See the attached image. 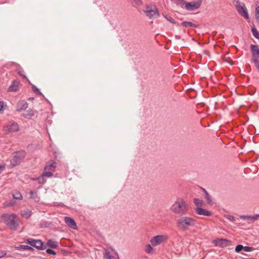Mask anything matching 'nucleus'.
Masks as SVG:
<instances>
[{
    "mask_svg": "<svg viewBox=\"0 0 259 259\" xmlns=\"http://www.w3.org/2000/svg\"><path fill=\"white\" fill-rule=\"evenodd\" d=\"M197 221L190 217L182 215L176 220V226L179 230L186 231L196 226Z\"/></svg>",
    "mask_w": 259,
    "mask_h": 259,
    "instance_id": "obj_1",
    "label": "nucleus"
},
{
    "mask_svg": "<svg viewBox=\"0 0 259 259\" xmlns=\"http://www.w3.org/2000/svg\"><path fill=\"white\" fill-rule=\"evenodd\" d=\"M1 219L11 230L16 231L19 228L20 221L16 214L4 213L1 216Z\"/></svg>",
    "mask_w": 259,
    "mask_h": 259,
    "instance_id": "obj_2",
    "label": "nucleus"
},
{
    "mask_svg": "<svg viewBox=\"0 0 259 259\" xmlns=\"http://www.w3.org/2000/svg\"><path fill=\"white\" fill-rule=\"evenodd\" d=\"M170 209L174 213L185 215L188 211L189 206L184 199L179 198L171 205Z\"/></svg>",
    "mask_w": 259,
    "mask_h": 259,
    "instance_id": "obj_3",
    "label": "nucleus"
},
{
    "mask_svg": "<svg viewBox=\"0 0 259 259\" xmlns=\"http://www.w3.org/2000/svg\"><path fill=\"white\" fill-rule=\"evenodd\" d=\"M56 167V162L53 160L50 161L45 167V171L42 172V176L48 178L52 177L55 170Z\"/></svg>",
    "mask_w": 259,
    "mask_h": 259,
    "instance_id": "obj_4",
    "label": "nucleus"
},
{
    "mask_svg": "<svg viewBox=\"0 0 259 259\" xmlns=\"http://www.w3.org/2000/svg\"><path fill=\"white\" fill-rule=\"evenodd\" d=\"M25 156V152L24 151H17L14 153L13 158L11 160V163L13 166H16L20 163L21 161Z\"/></svg>",
    "mask_w": 259,
    "mask_h": 259,
    "instance_id": "obj_5",
    "label": "nucleus"
},
{
    "mask_svg": "<svg viewBox=\"0 0 259 259\" xmlns=\"http://www.w3.org/2000/svg\"><path fill=\"white\" fill-rule=\"evenodd\" d=\"M6 134H9L19 131V125L14 121H9L4 127Z\"/></svg>",
    "mask_w": 259,
    "mask_h": 259,
    "instance_id": "obj_6",
    "label": "nucleus"
},
{
    "mask_svg": "<svg viewBox=\"0 0 259 259\" xmlns=\"http://www.w3.org/2000/svg\"><path fill=\"white\" fill-rule=\"evenodd\" d=\"M237 10L238 13L245 19L249 18L248 13L244 4H241L239 2H237Z\"/></svg>",
    "mask_w": 259,
    "mask_h": 259,
    "instance_id": "obj_7",
    "label": "nucleus"
},
{
    "mask_svg": "<svg viewBox=\"0 0 259 259\" xmlns=\"http://www.w3.org/2000/svg\"><path fill=\"white\" fill-rule=\"evenodd\" d=\"M144 11L146 13V15L150 18H152L154 16L158 17L159 16L158 10L155 7L152 9L151 6H148Z\"/></svg>",
    "mask_w": 259,
    "mask_h": 259,
    "instance_id": "obj_8",
    "label": "nucleus"
},
{
    "mask_svg": "<svg viewBox=\"0 0 259 259\" xmlns=\"http://www.w3.org/2000/svg\"><path fill=\"white\" fill-rule=\"evenodd\" d=\"M167 237L164 235H157L150 240V243L153 246H157L164 242Z\"/></svg>",
    "mask_w": 259,
    "mask_h": 259,
    "instance_id": "obj_9",
    "label": "nucleus"
},
{
    "mask_svg": "<svg viewBox=\"0 0 259 259\" xmlns=\"http://www.w3.org/2000/svg\"><path fill=\"white\" fill-rule=\"evenodd\" d=\"M215 245L220 247L224 248L230 246L231 244V241L227 239H217L214 240Z\"/></svg>",
    "mask_w": 259,
    "mask_h": 259,
    "instance_id": "obj_10",
    "label": "nucleus"
},
{
    "mask_svg": "<svg viewBox=\"0 0 259 259\" xmlns=\"http://www.w3.org/2000/svg\"><path fill=\"white\" fill-rule=\"evenodd\" d=\"M250 50L252 53V60L259 59V47L257 45H251Z\"/></svg>",
    "mask_w": 259,
    "mask_h": 259,
    "instance_id": "obj_11",
    "label": "nucleus"
},
{
    "mask_svg": "<svg viewBox=\"0 0 259 259\" xmlns=\"http://www.w3.org/2000/svg\"><path fill=\"white\" fill-rule=\"evenodd\" d=\"M65 223L71 228L76 230L77 226L75 221L69 217H65L64 218Z\"/></svg>",
    "mask_w": 259,
    "mask_h": 259,
    "instance_id": "obj_12",
    "label": "nucleus"
},
{
    "mask_svg": "<svg viewBox=\"0 0 259 259\" xmlns=\"http://www.w3.org/2000/svg\"><path fill=\"white\" fill-rule=\"evenodd\" d=\"M195 212L199 215H202L204 216L210 217L212 215V213L206 209H204L201 207H197L195 209Z\"/></svg>",
    "mask_w": 259,
    "mask_h": 259,
    "instance_id": "obj_13",
    "label": "nucleus"
},
{
    "mask_svg": "<svg viewBox=\"0 0 259 259\" xmlns=\"http://www.w3.org/2000/svg\"><path fill=\"white\" fill-rule=\"evenodd\" d=\"M20 83L19 81L14 80L12 81V84L8 89V92H17L19 90Z\"/></svg>",
    "mask_w": 259,
    "mask_h": 259,
    "instance_id": "obj_14",
    "label": "nucleus"
},
{
    "mask_svg": "<svg viewBox=\"0 0 259 259\" xmlns=\"http://www.w3.org/2000/svg\"><path fill=\"white\" fill-rule=\"evenodd\" d=\"M27 107V103L24 100H21L17 104L16 110L17 111H21L25 110Z\"/></svg>",
    "mask_w": 259,
    "mask_h": 259,
    "instance_id": "obj_15",
    "label": "nucleus"
},
{
    "mask_svg": "<svg viewBox=\"0 0 259 259\" xmlns=\"http://www.w3.org/2000/svg\"><path fill=\"white\" fill-rule=\"evenodd\" d=\"M35 244L34 247L38 250H42L46 248V246L44 245V242L41 240H36Z\"/></svg>",
    "mask_w": 259,
    "mask_h": 259,
    "instance_id": "obj_16",
    "label": "nucleus"
},
{
    "mask_svg": "<svg viewBox=\"0 0 259 259\" xmlns=\"http://www.w3.org/2000/svg\"><path fill=\"white\" fill-rule=\"evenodd\" d=\"M46 245L52 248H56L58 246V243L57 241H54L52 239H49L47 241Z\"/></svg>",
    "mask_w": 259,
    "mask_h": 259,
    "instance_id": "obj_17",
    "label": "nucleus"
},
{
    "mask_svg": "<svg viewBox=\"0 0 259 259\" xmlns=\"http://www.w3.org/2000/svg\"><path fill=\"white\" fill-rule=\"evenodd\" d=\"M181 25L185 28H188V27L196 28L198 27V26L197 25L191 22H189V21H184L181 23Z\"/></svg>",
    "mask_w": 259,
    "mask_h": 259,
    "instance_id": "obj_18",
    "label": "nucleus"
},
{
    "mask_svg": "<svg viewBox=\"0 0 259 259\" xmlns=\"http://www.w3.org/2000/svg\"><path fill=\"white\" fill-rule=\"evenodd\" d=\"M30 198L33 199L35 202H38L40 200L39 197L38 196L36 191H30Z\"/></svg>",
    "mask_w": 259,
    "mask_h": 259,
    "instance_id": "obj_19",
    "label": "nucleus"
},
{
    "mask_svg": "<svg viewBox=\"0 0 259 259\" xmlns=\"http://www.w3.org/2000/svg\"><path fill=\"white\" fill-rule=\"evenodd\" d=\"M241 218L246 220H257L259 218V215L258 214H255L254 215L252 216H249V215H241Z\"/></svg>",
    "mask_w": 259,
    "mask_h": 259,
    "instance_id": "obj_20",
    "label": "nucleus"
},
{
    "mask_svg": "<svg viewBox=\"0 0 259 259\" xmlns=\"http://www.w3.org/2000/svg\"><path fill=\"white\" fill-rule=\"evenodd\" d=\"M18 74L20 76H22L24 79H26V81L29 83V84H31L30 80L28 79V78L26 77V76L25 75V72L22 69H19L18 72Z\"/></svg>",
    "mask_w": 259,
    "mask_h": 259,
    "instance_id": "obj_21",
    "label": "nucleus"
},
{
    "mask_svg": "<svg viewBox=\"0 0 259 259\" xmlns=\"http://www.w3.org/2000/svg\"><path fill=\"white\" fill-rule=\"evenodd\" d=\"M21 215L22 217H25L26 219H28L31 215V211L30 210H26L22 211Z\"/></svg>",
    "mask_w": 259,
    "mask_h": 259,
    "instance_id": "obj_22",
    "label": "nucleus"
},
{
    "mask_svg": "<svg viewBox=\"0 0 259 259\" xmlns=\"http://www.w3.org/2000/svg\"><path fill=\"white\" fill-rule=\"evenodd\" d=\"M145 251L148 254H152L153 253L154 249L150 244H147L145 246Z\"/></svg>",
    "mask_w": 259,
    "mask_h": 259,
    "instance_id": "obj_23",
    "label": "nucleus"
},
{
    "mask_svg": "<svg viewBox=\"0 0 259 259\" xmlns=\"http://www.w3.org/2000/svg\"><path fill=\"white\" fill-rule=\"evenodd\" d=\"M193 202L198 207H201L203 204V201L198 198H194L193 199Z\"/></svg>",
    "mask_w": 259,
    "mask_h": 259,
    "instance_id": "obj_24",
    "label": "nucleus"
},
{
    "mask_svg": "<svg viewBox=\"0 0 259 259\" xmlns=\"http://www.w3.org/2000/svg\"><path fill=\"white\" fill-rule=\"evenodd\" d=\"M30 84L31 85V89L35 94H36V95H42V96H44V95L40 92L39 89L35 85L32 84Z\"/></svg>",
    "mask_w": 259,
    "mask_h": 259,
    "instance_id": "obj_25",
    "label": "nucleus"
},
{
    "mask_svg": "<svg viewBox=\"0 0 259 259\" xmlns=\"http://www.w3.org/2000/svg\"><path fill=\"white\" fill-rule=\"evenodd\" d=\"M251 31L253 36L256 38L259 39V32H258L257 30L256 29L255 26H253L251 28Z\"/></svg>",
    "mask_w": 259,
    "mask_h": 259,
    "instance_id": "obj_26",
    "label": "nucleus"
},
{
    "mask_svg": "<svg viewBox=\"0 0 259 259\" xmlns=\"http://www.w3.org/2000/svg\"><path fill=\"white\" fill-rule=\"evenodd\" d=\"M255 16L257 21H259V3L255 5Z\"/></svg>",
    "mask_w": 259,
    "mask_h": 259,
    "instance_id": "obj_27",
    "label": "nucleus"
},
{
    "mask_svg": "<svg viewBox=\"0 0 259 259\" xmlns=\"http://www.w3.org/2000/svg\"><path fill=\"white\" fill-rule=\"evenodd\" d=\"M17 248H22L24 250H28L29 251L34 250L33 248L31 246L25 245H20Z\"/></svg>",
    "mask_w": 259,
    "mask_h": 259,
    "instance_id": "obj_28",
    "label": "nucleus"
},
{
    "mask_svg": "<svg viewBox=\"0 0 259 259\" xmlns=\"http://www.w3.org/2000/svg\"><path fill=\"white\" fill-rule=\"evenodd\" d=\"M36 240L32 238H28L27 239V243L29 244L31 247H35Z\"/></svg>",
    "mask_w": 259,
    "mask_h": 259,
    "instance_id": "obj_29",
    "label": "nucleus"
},
{
    "mask_svg": "<svg viewBox=\"0 0 259 259\" xmlns=\"http://www.w3.org/2000/svg\"><path fill=\"white\" fill-rule=\"evenodd\" d=\"M205 198L206 199L207 202L209 205H212L211 197L208 192H206Z\"/></svg>",
    "mask_w": 259,
    "mask_h": 259,
    "instance_id": "obj_30",
    "label": "nucleus"
},
{
    "mask_svg": "<svg viewBox=\"0 0 259 259\" xmlns=\"http://www.w3.org/2000/svg\"><path fill=\"white\" fill-rule=\"evenodd\" d=\"M13 197L15 199L21 200L22 199V196L20 192H16L13 194Z\"/></svg>",
    "mask_w": 259,
    "mask_h": 259,
    "instance_id": "obj_31",
    "label": "nucleus"
},
{
    "mask_svg": "<svg viewBox=\"0 0 259 259\" xmlns=\"http://www.w3.org/2000/svg\"><path fill=\"white\" fill-rule=\"evenodd\" d=\"M164 17L170 22H171L172 24H176V22L174 20V19L169 15H164Z\"/></svg>",
    "mask_w": 259,
    "mask_h": 259,
    "instance_id": "obj_32",
    "label": "nucleus"
},
{
    "mask_svg": "<svg viewBox=\"0 0 259 259\" xmlns=\"http://www.w3.org/2000/svg\"><path fill=\"white\" fill-rule=\"evenodd\" d=\"M243 248H244V246L241 245V244H238L237 245L235 248V250L236 252H240L241 250H243Z\"/></svg>",
    "mask_w": 259,
    "mask_h": 259,
    "instance_id": "obj_33",
    "label": "nucleus"
},
{
    "mask_svg": "<svg viewBox=\"0 0 259 259\" xmlns=\"http://www.w3.org/2000/svg\"><path fill=\"white\" fill-rule=\"evenodd\" d=\"M51 224H52L51 222L45 221V222H43L41 223L40 226L41 228L48 227Z\"/></svg>",
    "mask_w": 259,
    "mask_h": 259,
    "instance_id": "obj_34",
    "label": "nucleus"
},
{
    "mask_svg": "<svg viewBox=\"0 0 259 259\" xmlns=\"http://www.w3.org/2000/svg\"><path fill=\"white\" fill-rule=\"evenodd\" d=\"M46 252L49 254L56 255V252L51 248H48L46 250Z\"/></svg>",
    "mask_w": 259,
    "mask_h": 259,
    "instance_id": "obj_35",
    "label": "nucleus"
},
{
    "mask_svg": "<svg viewBox=\"0 0 259 259\" xmlns=\"http://www.w3.org/2000/svg\"><path fill=\"white\" fill-rule=\"evenodd\" d=\"M254 249V248L250 246H244L243 250L246 252H249L253 251Z\"/></svg>",
    "mask_w": 259,
    "mask_h": 259,
    "instance_id": "obj_36",
    "label": "nucleus"
},
{
    "mask_svg": "<svg viewBox=\"0 0 259 259\" xmlns=\"http://www.w3.org/2000/svg\"><path fill=\"white\" fill-rule=\"evenodd\" d=\"M252 62L254 63L256 69H257L258 71L259 72V59H255L254 60H252Z\"/></svg>",
    "mask_w": 259,
    "mask_h": 259,
    "instance_id": "obj_37",
    "label": "nucleus"
},
{
    "mask_svg": "<svg viewBox=\"0 0 259 259\" xmlns=\"http://www.w3.org/2000/svg\"><path fill=\"white\" fill-rule=\"evenodd\" d=\"M104 257L107 259H112L113 256L110 254L108 251H106Z\"/></svg>",
    "mask_w": 259,
    "mask_h": 259,
    "instance_id": "obj_38",
    "label": "nucleus"
},
{
    "mask_svg": "<svg viewBox=\"0 0 259 259\" xmlns=\"http://www.w3.org/2000/svg\"><path fill=\"white\" fill-rule=\"evenodd\" d=\"M7 254V252L5 250H0V258L4 257Z\"/></svg>",
    "mask_w": 259,
    "mask_h": 259,
    "instance_id": "obj_39",
    "label": "nucleus"
},
{
    "mask_svg": "<svg viewBox=\"0 0 259 259\" xmlns=\"http://www.w3.org/2000/svg\"><path fill=\"white\" fill-rule=\"evenodd\" d=\"M6 165L5 164H0V174L2 172V171L4 170L5 168Z\"/></svg>",
    "mask_w": 259,
    "mask_h": 259,
    "instance_id": "obj_40",
    "label": "nucleus"
},
{
    "mask_svg": "<svg viewBox=\"0 0 259 259\" xmlns=\"http://www.w3.org/2000/svg\"><path fill=\"white\" fill-rule=\"evenodd\" d=\"M35 180H38L39 183H44V178L43 177H39Z\"/></svg>",
    "mask_w": 259,
    "mask_h": 259,
    "instance_id": "obj_41",
    "label": "nucleus"
},
{
    "mask_svg": "<svg viewBox=\"0 0 259 259\" xmlns=\"http://www.w3.org/2000/svg\"><path fill=\"white\" fill-rule=\"evenodd\" d=\"M4 102L0 101V111L2 110L4 108Z\"/></svg>",
    "mask_w": 259,
    "mask_h": 259,
    "instance_id": "obj_42",
    "label": "nucleus"
},
{
    "mask_svg": "<svg viewBox=\"0 0 259 259\" xmlns=\"http://www.w3.org/2000/svg\"><path fill=\"white\" fill-rule=\"evenodd\" d=\"M134 1L138 5H142L141 0H134Z\"/></svg>",
    "mask_w": 259,
    "mask_h": 259,
    "instance_id": "obj_43",
    "label": "nucleus"
},
{
    "mask_svg": "<svg viewBox=\"0 0 259 259\" xmlns=\"http://www.w3.org/2000/svg\"><path fill=\"white\" fill-rule=\"evenodd\" d=\"M228 218L230 220V221H233L235 220V218L234 216L233 215H228Z\"/></svg>",
    "mask_w": 259,
    "mask_h": 259,
    "instance_id": "obj_44",
    "label": "nucleus"
},
{
    "mask_svg": "<svg viewBox=\"0 0 259 259\" xmlns=\"http://www.w3.org/2000/svg\"><path fill=\"white\" fill-rule=\"evenodd\" d=\"M203 53L208 56H210V53H209V52L207 50H204L203 51Z\"/></svg>",
    "mask_w": 259,
    "mask_h": 259,
    "instance_id": "obj_45",
    "label": "nucleus"
},
{
    "mask_svg": "<svg viewBox=\"0 0 259 259\" xmlns=\"http://www.w3.org/2000/svg\"><path fill=\"white\" fill-rule=\"evenodd\" d=\"M203 192L205 193V195H206V192H207V191L205 189H203Z\"/></svg>",
    "mask_w": 259,
    "mask_h": 259,
    "instance_id": "obj_46",
    "label": "nucleus"
},
{
    "mask_svg": "<svg viewBox=\"0 0 259 259\" xmlns=\"http://www.w3.org/2000/svg\"><path fill=\"white\" fill-rule=\"evenodd\" d=\"M33 115V112H32V113L31 112V113L29 114L30 116H32Z\"/></svg>",
    "mask_w": 259,
    "mask_h": 259,
    "instance_id": "obj_47",
    "label": "nucleus"
},
{
    "mask_svg": "<svg viewBox=\"0 0 259 259\" xmlns=\"http://www.w3.org/2000/svg\"><path fill=\"white\" fill-rule=\"evenodd\" d=\"M32 99H33V98H29V100H32Z\"/></svg>",
    "mask_w": 259,
    "mask_h": 259,
    "instance_id": "obj_48",
    "label": "nucleus"
}]
</instances>
